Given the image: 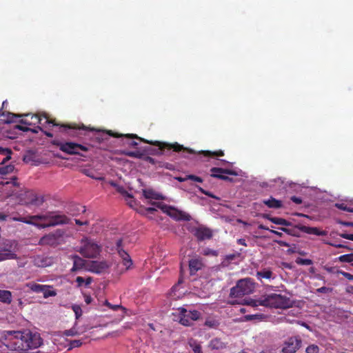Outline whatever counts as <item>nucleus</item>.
<instances>
[{
	"label": "nucleus",
	"instance_id": "nucleus-1",
	"mask_svg": "<svg viewBox=\"0 0 353 353\" xmlns=\"http://www.w3.org/2000/svg\"><path fill=\"white\" fill-rule=\"evenodd\" d=\"M3 341H9L13 348L19 353H39V352H30V350H34L43 344V339L38 332H33L26 330H4L1 335Z\"/></svg>",
	"mask_w": 353,
	"mask_h": 353
},
{
	"label": "nucleus",
	"instance_id": "nucleus-2",
	"mask_svg": "<svg viewBox=\"0 0 353 353\" xmlns=\"http://www.w3.org/2000/svg\"><path fill=\"white\" fill-rule=\"evenodd\" d=\"M289 299L285 296L272 293L263 296L261 298L256 300H251L249 305L256 307L262 305L265 307L285 308L288 306Z\"/></svg>",
	"mask_w": 353,
	"mask_h": 353
},
{
	"label": "nucleus",
	"instance_id": "nucleus-3",
	"mask_svg": "<svg viewBox=\"0 0 353 353\" xmlns=\"http://www.w3.org/2000/svg\"><path fill=\"white\" fill-rule=\"evenodd\" d=\"M61 128L63 129L62 132H65L72 137H77L81 139L82 136H86L88 133L91 132H96L95 138L98 142H101L104 139L101 134L99 130H96L94 128H90L85 126L83 124H77L75 123L61 125Z\"/></svg>",
	"mask_w": 353,
	"mask_h": 353
},
{
	"label": "nucleus",
	"instance_id": "nucleus-4",
	"mask_svg": "<svg viewBox=\"0 0 353 353\" xmlns=\"http://www.w3.org/2000/svg\"><path fill=\"white\" fill-rule=\"evenodd\" d=\"M123 136L127 138L139 139L141 141H143L144 143H147L150 145L157 146V147H159V149L161 150V152H160L161 154H163L165 152H168L170 150H172L173 152H176L183 151V152H185L190 153V154L193 153V151L192 150L184 148L183 145L179 144L177 142H175L174 143H169L162 142V141H148L146 139H144L143 138L138 137L135 134H127Z\"/></svg>",
	"mask_w": 353,
	"mask_h": 353
},
{
	"label": "nucleus",
	"instance_id": "nucleus-5",
	"mask_svg": "<svg viewBox=\"0 0 353 353\" xmlns=\"http://www.w3.org/2000/svg\"><path fill=\"white\" fill-rule=\"evenodd\" d=\"M254 283L250 278L239 280L236 285L230 289V297H241L253 292Z\"/></svg>",
	"mask_w": 353,
	"mask_h": 353
},
{
	"label": "nucleus",
	"instance_id": "nucleus-6",
	"mask_svg": "<svg viewBox=\"0 0 353 353\" xmlns=\"http://www.w3.org/2000/svg\"><path fill=\"white\" fill-rule=\"evenodd\" d=\"M17 244L16 241L12 239H3L0 242V256L3 257V261L17 259L14 253Z\"/></svg>",
	"mask_w": 353,
	"mask_h": 353
},
{
	"label": "nucleus",
	"instance_id": "nucleus-7",
	"mask_svg": "<svg viewBox=\"0 0 353 353\" xmlns=\"http://www.w3.org/2000/svg\"><path fill=\"white\" fill-rule=\"evenodd\" d=\"M52 143L58 146L61 151L72 155L80 154V151L88 150L87 146L73 142L63 143L59 141H54Z\"/></svg>",
	"mask_w": 353,
	"mask_h": 353
},
{
	"label": "nucleus",
	"instance_id": "nucleus-8",
	"mask_svg": "<svg viewBox=\"0 0 353 353\" xmlns=\"http://www.w3.org/2000/svg\"><path fill=\"white\" fill-rule=\"evenodd\" d=\"M83 246L80 248L79 252L86 258H95L101 251L97 243L92 240L85 239L82 240Z\"/></svg>",
	"mask_w": 353,
	"mask_h": 353
},
{
	"label": "nucleus",
	"instance_id": "nucleus-9",
	"mask_svg": "<svg viewBox=\"0 0 353 353\" xmlns=\"http://www.w3.org/2000/svg\"><path fill=\"white\" fill-rule=\"evenodd\" d=\"M19 202L21 205H40L43 203L42 198H39L33 190H26L19 195Z\"/></svg>",
	"mask_w": 353,
	"mask_h": 353
},
{
	"label": "nucleus",
	"instance_id": "nucleus-10",
	"mask_svg": "<svg viewBox=\"0 0 353 353\" xmlns=\"http://www.w3.org/2000/svg\"><path fill=\"white\" fill-rule=\"evenodd\" d=\"M63 235V231L57 230L41 237L39 244L40 245L57 246L60 243Z\"/></svg>",
	"mask_w": 353,
	"mask_h": 353
},
{
	"label": "nucleus",
	"instance_id": "nucleus-11",
	"mask_svg": "<svg viewBox=\"0 0 353 353\" xmlns=\"http://www.w3.org/2000/svg\"><path fill=\"white\" fill-rule=\"evenodd\" d=\"M49 223L47 224L37 223L36 226L39 228H46L47 227L54 226L61 224H67L70 219L64 214H55L53 212H49Z\"/></svg>",
	"mask_w": 353,
	"mask_h": 353
},
{
	"label": "nucleus",
	"instance_id": "nucleus-12",
	"mask_svg": "<svg viewBox=\"0 0 353 353\" xmlns=\"http://www.w3.org/2000/svg\"><path fill=\"white\" fill-rule=\"evenodd\" d=\"M302 341L300 336H292L288 338L283 343V353H295L301 345Z\"/></svg>",
	"mask_w": 353,
	"mask_h": 353
},
{
	"label": "nucleus",
	"instance_id": "nucleus-13",
	"mask_svg": "<svg viewBox=\"0 0 353 353\" xmlns=\"http://www.w3.org/2000/svg\"><path fill=\"white\" fill-rule=\"evenodd\" d=\"M211 176L217 178L223 181H232V179L225 174L237 176L236 171L230 169H224L221 168H212L210 169Z\"/></svg>",
	"mask_w": 353,
	"mask_h": 353
},
{
	"label": "nucleus",
	"instance_id": "nucleus-14",
	"mask_svg": "<svg viewBox=\"0 0 353 353\" xmlns=\"http://www.w3.org/2000/svg\"><path fill=\"white\" fill-rule=\"evenodd\" d=\"M31 121H32V123H39L44 128H47L48 125H50L52 126L59 125L54 120L50 119L45 112L31 115Z\"/></svg>",
	"mask_w": 353,
	"mask_h": 353
},
{
	"label": "nucleus",
	"instance_id": "nucleus-15",
	"mask_svg": "<svg viewBox=\"0 0 353 353\" xmlns=\"http://www.w3.org/2000/svg\"><path fill=\"white\" fill-rule=\"evenodd\" d=\"M191 232L199 241H203L205 239H210L212 236V232L211 230L205 227L193 228L191 230Z\"/></svg>",
	"mask_w": 353,
	"mask_h": 353
},
{
	"label": "nucleus",
	"instance_id": "nucleus-16",
	"mask_svg": "<svg viewBox=\"0 0 353 353\" xmlns=\"http://www.w3.org/2000/svg\"><path fill=\"white\" fill-rule=\"evenodd\" d=\"M123 241L121 239H119L117 241L116 246H117V250L120 256V257L123 259V265L126 267L127 269H128L132 265V261L130 259V255L123 249Z\"/></svg>",
	"mask_w": 353,
	"mask_h": 353
},
{
	"label": "nucleus",
	"instance_id": "nucleus-17",
	"mask_svg": "<svg viewBox=\"0 0 353 353\" xmlns=\"http://www.w3.org/2000/svg\"><path fill=\"white\" fill-rule=\"evenodd\" d=\"M178 310L179 312V323L185 326L192 325L193 321L190 320L188 310L184 307H179Z\"/></svg>",
	"mask_w": 353,
	"mask_h": 353
},
{
	"label": "nucleus",
	"instance_id": "nucleus-18",
	"mask_svg": "<svg viewBox=\"0 0 353 353\" xmlns=\"http://www.w3.org/2000/svg\"><path fill=\"white\" fill-rule=\"evenodd\" d=\"M203 266L202 259L201 258H194L189 261V269L190 274H195L199 270H201Z\"/></svg>",
	"mask_w": 353,
	"mask_h": 353
},
{
	"label": "nucleus",
	"instance_id": "nucleus-19",
	"mask_svg": "<svg viewBox=\"0 0 353 353\" xmlns=\"http://www.w3.org/2000/svg\"><path fill=\"white\" fill-rule=\"evenodd\" d=\"M7 105H8V101L6 100L3 101L2 103L1 107L0 108V116L6 117V119L3 120L6 123H8L13 122L14 118L20 117L21 116L18 115V114H15L14 113L9 112H2L3 109L6 108Z\"/></svg>",
	"mask_w": 353,
	"mask_h": 353
},
{
	"label": "nucleus",
	"instance_id": "nucleus-20",
	"mask_svg": "<svg viewBox=\"0 0 353 353\" xmlns=\"http://www.w3.org/2000/svg\"><path fill=\"white\" fill-rule=\"evenodd\" d=\"M108 268L105 261H92L90 265V271L97 274H101Z\"/></svg>",
	"mask_w": 353,
	"mask_h": 353
},
{
	"label": "nucleus",
	"instance_id": "nucleus-21",
	"mask_svg": "<svg viewBox=\"0 0 353 353\" xmlns=\"http://www.w3.org/2000/svg\"><path fill=\"white\" fill-rule=\"evenodd\" d=\"M299 230L305 233L309 234H314L316 236H325L327 232L325 230H320L319 228L315 227H309L305 225H299Z\"/></svg>",
	"mask_w": 353,
	"mask_h": 353
},
{
	"label": "nucleus",
	"instance_id": "nucleus-22",
	"mask_svg": "<svg viewBox=\"0 0 353 353\" xmlns=\"http://www.w3.org/2000/svg\"><path fill=\"white\" fill-rule=\"evenodd\" d=\"M226 345L227 343H224L220 338L216 337L210 341L208 347L212 350H219L225 348Z\"/></svg>",
	"mask_w": 353,
	"mask_h": 353
},
{
	"label": "nucleus",
	"instance_id": "nucleus-23",
	"mask_svg": "<svg viewBox=\"0 0 353 353\" xmlns=\"http://www.w3.org/2000/svg\"><path fill=\"white\" fill-rule=\"evenodd\" d=\"M73 259V266L71 269L72 272H76L82 269L85 266V261L78 255L72 256Z\"/></svg>",
	"mask_w": 353,
	"mask_h": 353
},
{
	"label": "nucleus",
	"instance_id": "nucleus-24",
	"mask_svg": "<svg viewBox=\"0 0 353 353\" xmlns=\"http://www.w3.org/2000/svg\"><path fill=\"white\" fill-rule=\"evenodd\" d=\"M143 195L147 199L161 200L163 196L161 194L156 192L152 189H143Z\"/></svg>",
	"mask_w": 353,
	"mask_h": 353
},
{
	"label": "nucleus",
	"instance_id": "nucleus-25",
	"mask_svg": "<svg viewBox=\"0 0 353 353\" xmlns=\"http://www.w3.org/2000/svg\"><path fill=\"white\" fill-rule=\"evenodd\" d=\"M263 203L270 208L279 209L282 208V201L270 196L268 199L263 201Z\"/></svg>",
	"mask_w": 353,
	"mask_h": 353
},
{
	"label": "nucleus",
	"instance_id": "nucleus-26",
	"mask_svg": "<svg viewBox=\"0 0 353 353\" xmlns=\"http://www.w3.org/2000/svg\"><path fill=\"white\" fill-rule=\"evenodd\" d=\"M83 173L87 176L97 181H103L104 177L93 169H83Z\"/></svg>",
	"mask_w": 353,
	"mask_h": 353
},
{
	"label": "nucleus",
	"instance_id": "nucleus-27",
	"mask_svg": "<svg viewBox=\"0 0 353 353\" xmlns=\"http://www.w3.org/2000/svg\"><path fill=\"white\" fill-rule=\"evenodd\" d=\"M273 272L271 270L268 268H264L261 271L256 272V276L258 280H261L262 279H270L272 277Z\"/></svg>",
	"mask_w": 353,
	"mask_h": 353
},
{
	"label": "nucleus",
	"instance_id": "nucleus-28",
	"mask_svg": "<svg viewBox=\"0 0 353 353\" xmlns=\"http://www.w3.org/2000/svg\"><path fill=\"white\" fill-rule=\"evenodd\" d=\"M0 301L10 304L12 302V293L9 290H0Z\"/></svg>",
	"mask_w": 353,
	"mask_h": 353
},
{
	"label": "nucleus",
	"instance_id": "nucleus-29",
	"mask_svg": "<svg viewBox=\"0 0 353 353\" xmlns=\"http://www.w3.org/2000/svg\"><path fill=\"white\" fill-rule=\"evenodd\" d=\"M299 225H301V224H299V225H295L294 227L293 228H280L279 229L290 234V235H292V236H299L300 235V232H301L300 230H299Z\"/></svg>",
	"mask_w": 353,
	"mask_h": 353
},
{
	"label": "nucleus",
	"instance_id": "nucleus-30",
	"mask_svg": "<svg viewBox=\"0 0 353 353\" xmlns=\"http://www.w3.org/2000/svg\"><path fill=\"white\" fill-rule=\"evenodd\" d=\"M188 344L194 353H203L201 345L196 340L193 339H190Z\"/></svg>",
	"mask_w": 353,
	"mask_h": 353
},
{
	"label": "nucleus",
	"instance_id": "nucleus-31",
	"mask_svg": "<svg viewBox=\"0 0 353 353\" xmlns=\"http://www.w3.org/2000/svg\"><path fill=\"white\" fill-rule=\"evenodd\" d=\"M29 288L37 293H42L43 291L46 288V285H41L38 283H30L28 285Z\"/></svg>",
	"mask_w": 353,
	"mask_h": 353
},
{
	"label": "nucleus",
	"instance_id": "nucleus-32",
	"mask_svg": "<svg viewBox=\"0 0 353 353\" xmlns=\"http://www.w3.org/2000/svg\"><path fill=\"white\" fill-rule=\"evenodd\" d=\"M270 221L274 224L284 225V226H292V224L291 222L285 220V219L280 217H274L270 219Z\"/></svg>",
	"mask_w": 353,
	"mask_h": 353
},
{
	"label": "nucleus",
	"instance_id": "nucleus-33",
	"mask_svg": "<svg viewBox=\"0 0 353 353\" xmlns=\"http://www.w3.org/2000/svg\"><path fill=\"white\" fill-rule=\"evenodd\" d=\"M50 216H49V212H47L45 214H38V215H32L29 216L28 219L29 220H31L34 223H35V221H48Z\"/></svg>",
	"mask_w": 353,
	"mask_h": 353
},
{
	"label": "nucleus",
	"instance_id": "nucleus-34",
	"mask_svg": "<svg viewBox=\"0 0 353 353\" xmlns=\"http://www.w3.org/2000/svg\"><path fill=\"white\" fill-rule=\"evenodd\" d=\"M9 219L11 220V221H14L23 222V223H27V224H29V225H35V226H36V224H37V223H34L31 220H29L28 219V217H21V216H12V217H11V216H9Z\"/></svg>",
	"mask_w": 353,
	"mask_h": 353
},
{
	"label": "nucleus",
	"instance_id": "nucleus-35",
	"mask_svg": "<svg viewBox=\"0 0 353 353\" xmlns=\"http://www.w3.org/2000/svg\"><path fill=\"white\" fill-rule=\"evenodd\" d=\"M52 288V286L46 285V288L42 292L44 298L46 299L50 296H54L57 295V292Z\"/></svg>",
	"mask_w": 353,
	"mask_h": 353
},
{
	"label": "nucleus",
	"instance_id": "nucleus-36",
	"mask_svg": "<svg viewBox=\"0 0 353 353\" xmlns=\"http://www.w3.org/2000/svg\"><path fill=\"white\" fill-rule=\"evenodd\" d=\"M205 157H223L224 155L223 151L219 150L214 152L205 150L201 152Z\"/></svg>",
	"mask_w": 353,
	"mask_h": 353
},
{
	"label": "nucleus",
	"instance_id": "nucleus-37",
	"mask_svg": "<svg viewBox=\"0 0 353 353\" xmlns=\"http://www.w3.org/2000/svg\"><path fill=\"white\" fill-rule=\"evenodd\" d=\"M339 261L342 263H353V253L341 255L338 258Z\"/></svg>",
	"mask_w": 353,
	"mask_h": 353
},
{
	"label": "nucleus",
	"instance_id": "nucleus-38",
	"mask_svg": "<svg viewBox=\"0 0 353 353\" xmlns=\"http://www.w3.org/2000/svg\"><path fill=\"white\" fill-rule=\"evenodd\" d=\"M122 154L130 157H134L137 159H141L143 154L139 151H127L124 150L122 152Z\"/></svg>",
	"mask_w": 353,
	"mask_h": 353
},
{
	"label": "nucleus",
	"instance_id": "nucleus-39",
	"mask_svg": "<svg viewBox=\"0 0 353 353\" xmlns=\"http://www.w3.org/2000/svg\"><path fill=\"white\" fill-rule=\"evenodd\" d=\"M188 313L190 315V320L193 321L199 320L201 317V312L196 310H189Z\"/></svg>",
	"mask_w": 353,
	"mask_h": 353
},
{
	"label": "nucleus",
	"instance_id": "nucleus-40",
	"mask_svg": "<svg viewBox=\"0 0 353 353\" xmlns=\"http://www.w3.org/2000/svg\"><path fill=\"white\" fill-rule=\"evenodd\" d=\"M205 325L210 328H216L219 325L216 320L213 319H208L205 321Z\"/></svg>",
	"mask_w": 353,
	"mask_h": 353
},
{
	"label": "nucleus",
	"instance_id": "nucleus-41",
	"mask_svg": "<svg viewBox=\"0 0 353 353\" xmlns=\"http://www.w3.org/2000/svg\"><path fill=\"white\" fill-rule=\"evenodd\" d=\"M296 263L298 265H310L313 264V261L311 259H302V258H297L296 259Z\"/></svg>",
	"mask_w": 353,
	"mask_h": 353
},
{
	"label": "nucleus",
	"instance_id": "nucleus-42",
	"mask_svg": "<svg viewBox=\"0 0 353 353\" xmlns=\"http://www.w3.org/2000/svg\"><path fill=\"white\" fill-rule=\"evenodd\" d=\"M72 309L75 314L76 319H78L82 315V309L80 305L74 304L72 305Z\"/></svg>",
	"mask_w": 353,
	"mask_h": 353
},
{
	"label": "nucleus",
	"instance_id": "nucleus-43",
	"mask_svg": "<svg viewBox=\"0 0 353 353\" xmlns=\"http://www.w3.org/2000/svg\"><path fill=\"white\" fill-rule=\"evenodd\" d=\"M14 167L12 165H6L0 168V174L5 175L10 173L13 170Z\"/></svg>",
	"mask_w": 353,
	"mask_h": 353
},
{
	"label": "nucleus",
	"instance_id": "nucleus-44",
	"mask_svg": "<svg viewBox=\"0 0 353 353\" xmlns=\"http://www.w3.org/2000/svg\"><path fill=\"white\" fill-rule=\"evenodd\" d=\"M110 184L111 185L115 187L117 191L121 194L122 195H125V194H127V190L123 186L119 185L114 182H112Z\"/></svg>",
	"mask_w": 353,
	"mask_h": 353
},
{
	"label": "nucleus",
	"instance_id": "nucleus-45",
	"mask_svg": "<svg viewBox=\"0 0 353 353\" xmlns=\"http://www.w3.org/2000/svg\"><path fill=\"white\" fill-rule=\"evenodd\" d=\"M200 192H201L202 194L209 196V197H211V198H213V199H218L219 200V198L216 196L214 194H213L212 192H209V191H207L205 190H204L203 188H202L201 187H199V186H197Z\"/></svg>",
	"mask_w": 353,
	"mask_h": 353
},
{
	"label": "nucleus",
	"instance_id": "nucleus-46",
	"mask_svg": "<svg viewBox=\"0 0 353 353\" xmlns=\"http://www.w3.org/2000/svg\"><path fill=\"white\" fill-rule=\"evenodd\" d=\"M336 207L344 211L353 212V208L347 207L345 203H336Z\"/></svg>",
	"mask_w": 353,
	"mask_h": 353
},
{
	"label": "nucleus",
	"instance_id": "nucleus-47",
	"mask_svg": "<svg viewBox=\"0 0 353 353\" xmlns=\"http://www.w3.org/2000/svg\"><path fill=\"white\" fill-rule=\"evenodd\" d=\"M319 348L316 345H310L306 348V353H318Z\"/></svg>",
	"mask_w": 353,
	"mask_h": 353
},
{
	"label": "nucleus",
	"instance_id": "nucleus-48",
	"mask_svg": "<svg viewBox=\"0 0 353 353\" xmlns=\"http://www.w3.org/2000/svg\"><path fill=\"white\" fill-rule=\"evenodd\" d=\"M336 274H341L345 278H346L347 279H348L350 281H352L353 280V274H350L348 272H344L343 270H338L336 271Z\"/></svg>",
	"mask_w": 353,
	"mask_h": 353
},
{
	"label": "nucleus",
	"instance_id": "nucleus-49",
	"mask_svg": "<svg viewBox=\"0 0 353 353\" xmlns=\"http://www.w3.org/2000/svg\"><path fill=\"white\" fill-rule=\"evenodd\" d=\"M188 180H192L195 182L202 183L203 181V179L200 176L194 175V174H188Z\"/></svg>",
	"mask_w": 353,
	"mask_h": 353
},
{
	"label": "nucleus",
	"instance_id": "nucleus-50",
	"mask_svg": "<svg viewBox=\"0 0 353 353\" xmlns=\"http://www.w3.org/2000/svg\"><path fill=\"white\" fill-rule=\"evenodd\" d=\"M123 196L125 197L126 200L128 199H130V201L128 202V205L132 208L134 204L136 203V201L133 199L132 195L127 192V194Z\"/></svg>",
	"mask_w": 353,
	"mask_h": 353
},
{
	"label": "nucleus",
	"instance_id": "nucleus-51",
	"mask_svg": "<svg viewBox=\"0 0 353 353\" xmlns=\"http://www.w3.org/2000/svg\"><path fill=\"white\" fill-rule=\"evenodd\" d=\"M12 154V152L10 148L0 147V154L7 155V154Z\"/></svg>",
	"mask_w": 353,
	"mask_h": 353
},
{
	"label": "nucleus",
	"instance_id": "nucleus-52",
	"mask_svg": "<svg viewBox=\"0 0 353 353\" xmlns=\"http://www.w3.org/2000/svg\"><path fill=\"white\" fill-rule=\"evenodd\" d=\"M82 345L81 340H73L70 341L71 347H79Z\"/></svg>",
	"mask_w": 353,
	"mask_h": 353
},
{
	"label": "nucleus",
	"instance_id": "nucleus-53",
	"mask_svg": "<svg viewBox=\"0 0 353 353\" xmlns=\"http://www.w3.org/2000/svg\"><path fill=\"white\" fill-rule=\"evenodd\" d=\"M332 289L327 288L325 286L321 287L316 290V292L319 293H327L332 292Z\"/></svg>",
	"mask_w": 353,
	"mask_h": 353
},
{
	"label": "nucleus",
	"instance_id": "nucleus-54",
	"mask_svg": "<svg viewBox=\"0 0 353 353\" xmlns=\"http://www.w3.org/2000/svg\"><path fill=\"white\" fill-rule=\"evenodd\" d=\"M64 334L65 336H75L77 334V332L74 328H72V329L65 330Z\"/></svg>",
	"mask_w": 353,
	"mask_h": 353
},
{
	"label": "nucleus",
	"instance_id": "nucleus-55",
	"mask_svg": "<svg viewBox=\"0 0 353 353\" xmlns=\"http://www.w3.org/2000/svg\"><path fill=\"white\" fill-rule=\"evenodd\" d=\"M15 129H17V130L23 131V132H29V130H30V128H28L27 126H23L22 125H16Z\"/></svg>",
	"mask_w": 353,
	"mask_h": 353
},
{
	"label": "nucleus",
	"instance_id": "nucleus-56",
	"mask_svg": "<svg viewBox=\"0 0 353 353\" xmlns=\"http://www.w3.org/2000/svg\"><path fill=\"white\" fill-rule=\"evenodd\" d=\"M83 297H84L85 302L88 305L90 304L92 302V301H93V299L91 297V296L88 294L84 293L83 294Z\"/></svg>",
	"mask_w": 353,
	"mask_h": 353
},
{
	"label": "nucleus",
	"instance_id": "nucleus-57",
	"mask_svg": "<svg viewBox=\"0 0 353 353\" xmlns=\"http://www.w3.org/2000/svg\"><path fill=\"white\" fill-rule=\"evenodd\" d=\"M340 236L345 239L353 241V234L342 233L340 234Z\"/></svg>",
	"mask_w": 353,
	"mask_h": 353
},
{
	"label": "nucleus",
	"instance_id": "nucleus-58",
	"mask_svg": "<svg viewBox=\"0 0 353 353\" xmlns=\"http://www.w3.org/2000/svg\"><path fill=\"white\" fill-rule=\"evenodd\" d=\"M76 282L77 283V286L81 287L83 283H85V279L81 276H77L76 278Z\"/></svg>",
	"mask_w": 353,
	"mask_h": 353
},
{
	"label": "nucleus",
	"instance_id": "nucleus-59",
	"mask_svg": "<svg viewBox=\"0 0 353 353\" xmlns=\"http://www.w3.org/2000/svg\"><path fill=\"white\" fill-rule=\"evenodd\" d=\"M290 199L296 204H301L303 202L301 198L297 197L296 196H292Z\"/></svg>",
	"mask_w": 353,
	"mask_h": 353
},
{
	"label": "nucleus",
	"instance_id": "nucleus-60",
	"mask_svg": "<svg viewBox=\"0 0 353 353\" xmlns=\"http://www.w3.org/2000/svg\"><path fill=\"white\" fill-rule=\"evenodd\" d=\"M20 123L24 124L26 125H31L32 124V121L28 120V119H22L19 121Z\"/></svg>",
	"mask_w": 353,
	"mask_h": 353
},
{
	"label": "nucleus",
	"instance_id": "nucleus-61",
	"mask_svg": "<svg viewBox=\"0 0 353 353\" xmlns=\"http://www.w3.org/2000/svg\"><path fill=\"white\" fill-rule=\"evenodd\" d=\"M75 223L78 225H87L89 224V222L88 221H81L79 219H75Z\"/></svg>",
	"mask_w": 353,
	"mask_h": 353
},
{
	"label": "nucleus",
	"instance_id": "nucleus-62",
	"mask_svg": "<svg viewBox=\"0 0 353 353\" xmlns=\"http://www.w3.org/2000/svg\"><path fill=\"white\" fill-rule=\"evenodd\" d=\"M145 160L152 165H156L157 163V161L154 158L150 157H147Z\"/></svg>",
	"mask_w": 353,
	"mask_h": 353
},
{
	"label": "nucleus",
	"instance_id": "nucleus-63",
	"mask_svg": "<svg viewBox=\"0 0 353 353\" xmlns=\"http://www.w3.org/2000/svg\"><path fill=\"white\" fill-rule=\"evenodd\" d=\"M39 130H40V131H43V129H42V128H41V127H40V126H37V127H36V128H30V130L29 131H30V132H33V133H34V134H37V133H38V132H39Z\"/></svg>",
	"mask_w": 353,
	"mask_h": 353
},
{
	"label": "nucleus",
	"instance_id": "nucleus-64",
	"mask_svg": "<svg viewBox=\"0 0 353 353\" xmlns=\"http://www.w3.org/2000/svg\"><path fill=\"white\" fill-rule=\"evenodd\" d=\"M93 279L92 277L88 276L86 279H85V285L86 287L89 286V285L92 282Z\"/></svg>",
	"mask_w": 353,
	"mask_h": 353
}]
</instances>
